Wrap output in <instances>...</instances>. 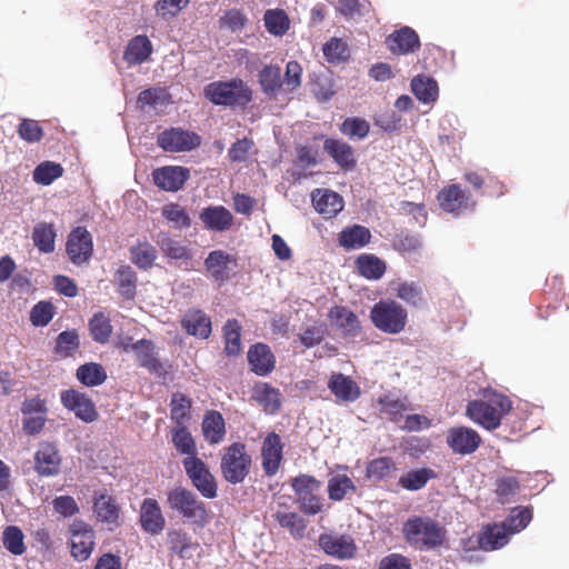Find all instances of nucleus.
Returning <instances> with one entry per match:
<instances>
[{"mask_svg":"<svg viewBox=\"0 0 569 569\" xmlns=\"http://www.w3.org/2000/svg\"><path fill=\"white\" fill-rule=\"evenodd\" d=\"M512 409L508 397L491 392L483 399L470 401L466 409L467 417L475 423L488 430H495L501 425L502 418Z\"/></svg>","mask_w":569,"mask_h":569,"instance_id":"obj_1","label":"nucleus"},{"mask_svg":"<svg viewBox=\"0 0 569 569\" xmlns=\"http://www.w3.org/2000/svg\"><path fill=\"white\" fill-rule=\"evenodd\" d=\"M406 541L416 549H433L446 540V528L429 516H413L402 525Z\"/></svg>","mask_w":569,"mask_h":569,"instance_id":"obj_2","label":"nucleus"},{"mask_svg":"<svg viewBox=\"0 0 569 569\" xmlns=\"http://www.w3.org/2000/svg\"><path fill=\"white\" fill-rule=\"evenodd\" d=\"M531 518L532 513L528 508L515 509L506 521L486 527L479 537L480 547L483 550H495L503 547L511 535L528 526Z\"/></svg>","mask_w":569,"mask_h":569,"instance_id":"obj_3","label":"nucleus"},{"mask_svg":"<svg viewBox=\"0 0 569 569\" xmlns=\"http://www.w3.org/2000/svg\"><path fill=\"white\" fill-rule=\"evenodd\" d=\"M204 97L219 106H246L251 101L252 92L242 80L232 79L207 84Z\"/></svg>","mask_w":569,"mask_h":569,"instance_id":"obj_4","label":"nucleus"},{"mask_svg":"<svg viewBox=\"0 0 569 569\" xmlns=\"http://www.w3.org/2000/svg\"><path fill=\"white\" fill-rule=\"evenodd\" d=\"M407 310L395 300H380L370 311L375 327L386 333L401 332L407 323Z\"/></svg>","mask_w":569,"mask_h":569,"instance_id":"obj_5","label":"nucleus"},{"mask_svg":"<svg viewBox=\"0 0 569 569\" xmlns=\"http://www.w3.org/2000/svg\"><path fill=\"white\" fill-rule=\"evenodd\" d=\"M251 458L242 443L236 442L226 448L221 457V472L230 483H240L249 473Z\"/></svg>","mask_w":569,"mask_h":569,"instance_id":"obj_6","label":"nucleus"},{"mask_svg":"<svg viewBox=\"0 0 569 569\" xmlns=\"http://www.w3.org/2000/svg\"><path fill=\"white\" fill-rule=\"evenodd\" d=\"M168 505L193 523H203L207 518L204 503L190 490L177 487L168 493Z\"/></svg>","mask_w":569,"mask_h":569,"instance_id":"obj_7","label":"nucleus"},{"mask_svg":"<svg viewBox=\"0 0 569 569\" xmlns=\"http://www.w3.org/2000/svg\"><path fill=\"white\" fill-rule=\"evenodd\" d=\"M117 346L124 352L133 351L138 363L151 373L159 377L164 375V367L159 361L151 341L140 339L133 342L132 338L120 335L117 339Z\"/></svg>","mask_w":569,"mask_h":569,"instance_id":"obj_8","label":"nucleus"},{"mask_svg":"<svg viewBox=\"0 0 569 569\" xmlns=\"http://www.w3.org/2000/svg\"><path fill=\"white\" fill-rule=\"evenodd\" d=\"M183 468L197 490L208 499L217 496V483L207 465L197 456L186 457Z\"/></svg>","mask_w":569,"mask_h":569,"instance_id":"obj_9","label":"nucleus"},{"mask_svg":"<svg viewBox=\"0 0 569 569\" xmlns=\"http://www.w3.org/2000/svg\"><path fill=\"white\" fill-rule=\"evenodd\" d=\"M157 142L167 152H186L200 144V137L181 128H171L159 133Z\"/></svg>","mask_w":569,"mask_h":569,"instance_id":"obj_10","label":"nucleus"},{"mask_svg":"<svg viewBox=\"0 0 569 569\" xmlns=\"http://www.w3.org/2000/svg\"><path fill=\"white\" fill-rule=\"evenodd\" d=\"M208 276L217 283H224L234 272L236 257L223 250L211 251L204 260Z\"/></svg>","mask_w":569,"mask_h":569,"instance_id":"obj_11","label":"nucleus"},{"mask_svg":"<svg viewBox=\"0 0 569 569\" xmlns=\"http://www.w3.org/2000/svg\"><path fill=\"white\" fill-rule=\"evenodd\" d=\"M70 533L71 555L79 561L87 560L94 545L92 529L83 521L74 520L70 525Z\"/></svg>","mask_w":569,"mask_h":569,"instance_id":"obj_12","label":"nucleus"},{"mask_svg":"<svg viewBox=\"0 0 569 569\" xmlns=\"http://www.w3.org/2000/svg\"><path fill=\"white\" fill-rule=\"evenodd\" d=\"M93 243L91 234L82 227L73 229L67 241V253L78 266L84 264L92 256Z\"/></svg>","mask_w":569,"mask_h":569,"instance_id":"obj_13","label":"nucleus"},{"mask_svg":"<svg viewBox=\"0 0 569 569\" xmlns=\"http://www.w3.org/2000/svg\"><path fill=\"white\" fill-rule=\"evenodd\" d=\"M480 442L479 433L469 427H452L447 432V445L455 453L470 455L478 449Z\"/></svg>","mask_w":569,"mask_h":569,"instance_id":"obj_14","label":"nucleus"},{"mask_svg":"<svg viewBox=\"0 0 569 569\" xmlns=\"http://www.w3.org/2000/svg\"><path fill=\"white\" fill-rule=\"evenodd\" d=\"M60 399L63 407L82 421L92 422L98 418L93 402L84 393L69 389L61 392Z\"/></svg>","mask_w":569,"mask_h":569,"instance_id":"obj_15","label":"nucleus"},{"mask_svg":"<svg viewBox=\"0 0 569 569\" xmlns=\"http://www.w3.org/2000/svg\"><path fill=\"white\" fill-rule=\"evenodd\" d=\"M440 207L450 213L461 214L475 207L471 197L459 184H451L438 194Z\"/></svg>","mask_w":569,"mask_h":569,"instance_id":"obj_16","label":"nucleus"},{"mask_svg":"<svg viewBox=\"0 0 569 569\" xmlns=\"http://www.w3.org/2000/svg\"><path fill=\"white\" fill-rule=\"evenodd\" d=\"M189 169L180 166H167L153 171L154 184L166 191H178L189 179Z\"/></svg>","mask_w":569,"mask_h":569,"instance_id":"obj_17","label":"nucleus"},{"mask_svg":"<svg viewBox=\"0 0 569 569\" xmlns=\"http://www.w3.org/2000/svg\"><path fill=\"white\" fill-rule=\"evenodd\" d=\"M319 545L327 555L338 559L351 558L356 552V545L350 536L323 533L319 538Z\"/></svg>","mask_w":569,"mask_h":569,"instance_id":"obj_18","label":"nucleus"},{"mask_svg":"<svg viewBox=\"0 0 569 569\" xmlns=\"http://www.w3.org/2000/svg\"><path fill=\"white\" fill-rule=\"evenodd\" d=\"M311 200L317 212L326 219L336 217L343 209L342 197L329 189H316L311 193Z\"/></svg>","mask_w":569,"mask_h":569,"instance_id":"obj_19","label":"nucleus"},{"mask_svg":"<svg viewBox=\"0 0 569 569\" xmlns=\"http://www.w3.org/2000/svg\"><path fill=\"white\" fill-rule=\"evenodd\" d=\"M61 459L57 448L49 442L40 443L34 455V468L41 476H54L60 470Z\"/></svg>","mask_w":569,"mask_h":569,"instance_id":"obj_20","label":"nucleus"},{"mask_svg":"<svg viewBox=\"0 0 569 569\" xmlns=\"http://www.w3.org/2000/svg\"><path fill=\"white\" fill-rule=\"evenodd\" d=\"M346 470L347 467L338 466L329 476L328 495L333 501H341L356 492V486Z\"/></svg>","mask_w":569,"mask_h":569,"instance_id":"obj_21","label":"nucleus"},{"mask_svg":"<svg viewBox=\"0 0 569 569\" xmlns=\"http://www.w3.org/2000/svg\"><path fill=\"white\" fill-rule=\"evenodd\" d=\"M93 512L99 521L110 527L118 525L120 509L107 490H100L94 493Z\"/></svg>","mask_w":569,"mask_h":569,"instance_id":"obj_22","label":"nucleus"},{"mask_svg":"<svg viewBox=\"0 0 569 569\" xmlns=\"http://www.w3.org/2000/svg\"><path fill=\"white\" fill-rule=\"evenodd\" d=\"M330 325L343 336H357L360 332L358 317L346 307H333L328 315Z\"/></svg>","mask_w":569,"mask_h":569,"instance_id":"obj_23","label":"nucleus"},{"mask_svg":"<svg viewBox=\"0 0 569 569\" xmlns=\"http://www.w3.org/2000/svg\"><path fill=\"white\" fill-rule=\"evenodd\" d=\"M262 467L267 475H274L282 458V443L277 433H269L261 449Z\"/></svg>","mask_w":569,"mask_h":569,"instance_id":"obj_24","label":"nucleus"},{"mask_svg":"<svg viewBox=\"0 0 569 569\" xmlns=\"http://www.w3.org/2000/svg\"><path fill=\"white\" fill-rule=\"evenodd\" d=\"M328 388L338 400L345 402L356 401L361 393L358 383L342 373H332L328 381Z\"/></svg>","mask_w":569,"mask_h":569,"instance_id":"obj_25","label":"nucleus"},{"mask_svg":"<svg viewBox=\"0 0 569 569\" xmlns=\"http://www.w3.org/2000/svg\"><path fill=\"white\" fill-rule=\"evenodd\" d=\"M387 46L392 53L407 54L418 49L420 41L413 29L403 27L387 38Z\"/></svg>","mask_w":569,"mask_h":569,"instance_id":"obj_26","label":"nucleus"},{"mask_svg":"<svg viewBox=\"0 0 569 569\" xmlns=\"http://www.w3.org/2000/svg\"><path fill=\"white\" fill-rule=\"evenodd\" d=\"M200 220L207 229L223 232L232 226L233 217L224 207L213 206L201 211Z\"/></svg>","mask_w":569,"mask_h":569,"instance_id":"obj_27","label":"nucleus"},{"mask_svg":"<svg viewBox=\"0 0 569 569\" xmlns=\"http://www.w3.org/2000/svg\"><path fill=\"white\" fill-rule=\"evenodd\" d=\"M248 361L258 376H266L274 368L276 359L264 343H256L248 351Z\"/></svg>","mask_w":569,"mask_h":569,"instance_id":"obj_28","label":"nucleus"},{"mask_svg":"<svg viewBox=\"0 0 569 569\" xmlns=\"http://www.w3.org/2000/svg\"><path fill=\"white\" fill-rule=\"evenodd\" d=\"M140 521L142 528L150 533H159L164 527V518L154 499H146L141 505Z\"/></svg>","mask_w":569,"mask_h":569,"instance_id":"obj_29","label":"nucleus"},{"mask_svg":"<svg viewBox=\"0 0 569 569\" xmlns=\"http://www.w3.org/2000/svg\"><path fill=\"white\" fill-rule=\"evenodd\" d=\"M204 439L211 445L220 443L226 436V423L219 411L210 410L203 416L201 425Z\"/></svg>","mask_w":569,"mask_h":569,"instance_id":"obj_30","label":"nucleus"},{"mask_svg":"<svg viewBox=\"0 0 569 569\" xmlns=\"http://www.w3.org/2000/svg\"><path fill=\"white\" fill-rule=\"evenodd\" d=\"M259 82L264 94L271 99L283 96L281 69L278 66H266L259 73Z\"/></svg>","mask_w":569,"mask_h":569,"instance_id":"obj_31","label":"nucleus"},{"mask_svg":"<svg viewBox=\"0 0 569 569\" xmlns=\"http://www.w3.org/2000/svg\"><path fill=\"white\" fill-rule=\"evenodd\" d=\"M371 233L368 228L353 224L351 227L345 228L339 233V244L347 250H357L370 242Z\"/></svg>","mask_w":569,"mask_h":569,"instance_id":"obj_32","label":"nucleus"},{"mask_svg":"<svg viewBox=\"0 0 569 569\" xmlns=\"http://www.w3.org/2000/svg\"><path fill=\"white\" fill-rule=\"evenodd\" d=\"M358 272L368 280L380 279L387 269L386 262L372 253H362L356 260Z\"/></svg>","mask_w":569,"mask_h":569,"instance_id":"obj_33","label":"nucleus"},{"mask_svg":"<svg viewBox=\"0 0 569 569\" xmlns=\"http://www.w3.org/2000/svg\"><path fill=\"white\" fill-rule=\"evenodd\" d=\"M323 148L340 167L350 168L355 166L353 149L347 142L327 139Z\"/></svg>","mask_w":569,"mask_h":569,"instance_id":"obj_34","label":"nucleus"},{"mask_svg":"<svg viewBox=\"0 0 569 569\" xmlns=\"http://www.w3.org/2000/svg\"><path fill=\"white\" fill-rule=\"evenodd\" d=\"M182 325L188 333L201 339L208 338L211 332L210 319L199 310L188 312Z\"/></svg>","mask_w":569,"mask_h":569,"instance_id":"obj_35","label":"nucleus"},{"mask_svg":"<svg viewBox=\"0 0 569 569\" xmlns=\"http://www.w3.org/2000/svg\"><path fill=\"white\" fill-rule=\"evenodd\" d=\"M152 52V44L146 36H137L128 43L124 60L132 63L144 62Z\"/></svg>","mask_w":569,"mask_h":569,"instance_id":"obj_36","label":"nucleus"},{"mask_svg":"<svg viewBox=\"0 0 569 569\" xmlns=\"http://www.w3.org/2000/svg\"><path fill=\"white\" fill-rule=\"evenodd\" d=\"M411 91L423 103L435 102L438 98L437 82L426 76L419 74L411 80Z\"/></svg>","mask_w":569,"mask_h":569,"instance_id":"obj_37","label":"nucleus"},{"mask_svg":"<svg viewBox=\"0 0 569 569\" xmlns=\"http://www.w3.org/2000/svg\"><path fill=\"white\" fill-rule=\"evenodd\" d=\"M168 539L170 549L181 558H191L199 548V545L193 542L190 536L180 530L170 531Z\"/></svg>","mask_w":569,"mask_h":569,"instance_id":"obj_38","label":"nucleus"},{"mask_svg":"<svg viewBox=\"0 0 569 569\" xmlns=\"http://www.w3.org/2000/svg\"><path fill=\"white\" fill-rule=\"evenodd\" d=\"M264 27L274 37H282L290 28V20L281 9H269L263 16Z\"/></svg>","mask_w":569,"mask_h":569,"instance_id":"obj_39","label":"nucleus"},{"mask_svg":"<svg viewBox=\"0 0 569 569\" xmlns=\"http://www.w3.org/2000/svg\"><path fill=\"white\" fill-rule=\"evenodd\" d=\"M391 290L408 305L417 306L422 299V290L413 281H395L391 283Z\"/></svg>","mask_w":569,"mask_h":569,"instance_id":"obj_40","label":"nucleus"},{"mask_svg":"<svg viewBox=\"0 0 569 569\" xmlns=\"http://www.w3.org/2000/svg\"><path fill=\"white\" fill-rule=\"evenodd\" d=\"M63 173V168L53 161H43L38 164L32 173L33 181L41 186H49Z\"/></svg>","mask_w":569,"mask_h":569,"instance_id":"obj_41","label":"nucleus"},{"mask_svg":"<svg viewBox=\"0 0 569 569\" xmlns=\"http://www.w3.org/2000/svg\"><path fill=\"white\" fill-rule=\"evenodd\" d=\"M435 477V472L428 468L411 470L399 479V485L407 490L415 491L423 488Z\"/></svg>","mask_w":569,"mask_h":569,"instance_id":"obj_42","label":"nucleus"},{"mask_svg":"<svg viewBox=\"0 0 569 569\" xmlns=\"http://www.w3.org/2000/svg\"><path fill=\"white\" fill-rule=\"evenodd\" d=\"M2 542L12 555L20 556L26 551L24 535L17 526H9L3 530Z\"/></svg>","mask_w":569,"mask_h":569,"instance_id":"obj_43","label":"nucleus"},{"mask_svg":"<svg viewBox=\"0 0 569 569\" xmlns=\"http://www.w3.org/2000/svg\"><path fill=\"white\" fill-rule=\"evenodd\" d=\"M156 259L157 250L148 242H139L131 249V260L141 269L152 267Z\"/></svg>","mask_w":569,"mask_h":569,"instance_id":"obj_44","label":"nucleus"},{"mask_svg":"<svg viewBox=\"0 0 569 569\" xmlns=\"http://www.w3.org/2000/svg\"><path fill=\"white\" fill-rule=\"evenodd\" d=\"M106 371L98 363H86L77 370V378L86 386H98L106 380Z\"/></svg>","mask_w":569,"mask_h":569,"instance_id":"obj_45","label":"nucleus"},{"mask_svg":"<svg viewBox=\"0 0 569 569\" xmlns=\"http://www.w3.org/2000/svg\"><path fill=\"white\" fill-rule=\"evenodd\" d=\"M32 238L40 251L49 253L54 250L56 233L51 224H38L33 230Z\"/></svg>","mask_w":569,"mask_h":569,"instance_id":"obj_46","label":"nucleus"},{"mask_svg":"<svg viewBox=\"0 0 569 569\" xmlns=\"http://www.w3.org/2000/svg\"><path fill=\"white\" fill-rule=\"evenodd\" d=\"M254 398L268 412H274L280 407V393L268 385L258 386L254 389Z\"/></svg>","mask_w":569,"mask_h":569,"instance_id":"obj_47","label":"nucleus"},{"mask_svg":"<svg viewBox=\"0 0 569 569\" xmlns=\"http://www.w3.org/2000/svg\"><path fill=\"white\" fill-rule=\"evenodd\" d=\"M302 82V67L297 61H289L286 66L284 78L282 79L283 96L295 92Z\"/></svg>","mask_w":569,"mask_h":569,"instance_id":"obj_48","label":"nucleus"},{"mask_svg":"<svg viewBox=\"0 0 569 569\" xmlns=\"http://www.w3.org/2000/svg\"><path fill=\"white\" fill-rule=\"evenodd\" d=\"M224 350L229 356H238L241 348L240 326L236 320H229L224 328Z\"/></svg>","mask_w":569,"mask_h":569,"instance_id":"obj_49","label":"nucleus"},{"mask_svg":"<svg viewBox=\"0 0 569 569\" xmlns=\"http://www.w3.org/2000/svg\"><path fill=\"white\" fill-rule=\"evenodd\" d=\"M90 331L97 342L106 343L112 332L110 319L102 312L96 313L90 320Z\"/></svg>","mask_w":569,"mask_h":569,"instance_id":"obj_50","label":"nucleus"},{"mask_svg":"<svg viewBox=\"0 0 569 569\" xmlns=\"http://www.w3.org/2000/svg\"><path fill=\"white\" fill-rule=\"evenodd\" d=\"M120 295L126 299H131L136 292V276L129 266H121L116 276Z\"/></svg>","mask_w":569,"mask_h":569,"instance_id":"obj_51","label":"nucleus"},{"mask_svg":"<svg viewBox=\"0 0 569 569\" xmlns=\"http://www.w3.org/2000/svg\"><path fill=\"white\" fill-rule=\"evenodd\" d=\"M325 58L330 63H338L348 57V46L340 38H331L322 47Z\"/></svg>","mask_w":569,"mask_h":569,"instance_id":"obj_52","label":"nucleus"},{"mask_svg":"<svg viewBox=\"0 0 569 569\" xmlns=\"http://www.w3.org/2000/svg\"><path fill=\"white\" fill-rule=\"evenodd\" d=\"M172 441L176 449L188 457L196 456V443L187 428L180 426L173 430Z\"/></svg>","mask_w":569,"mask_h":569,"instance_id":"obj_53","label":"nucleus"},{"mask_svg":"<svg viewBox=\"0 0 569 569\" xmlns=\"http://www.w3.org/2000/svg\"><path fill=\"white\" fill-rule=\"evenodd\" d=\"M396 470V465L390 458H378L367 467V476L375 480H382L390 477Z\"/></svg>","mask_w":569,"mask_h":569,"instance_id":"obj_54","label":"nucleus"},{"mask_svg":"<svg viewBox=\"0 0 569 569\" xmlns=\"http://www.w3.org/2000/svg\"><path fill=\"white\" fill-rule=\"evenodd\" d=\"M161 212L163 218H166L173 228L181 229L190 226V218L188 213L177 203L163 206Z\"/></svg>","mask_w":569,"mask_h":569,"instance_id":"obj_55","label":"nucleus"},{"mask_svg":"<svg viewBox=\"0 0 569 569\" xmlns=\"http://www.w3.org/2000/svg\"><path fill=\"white\" fill-rule=\"evenodd\" d=\"M157 243L163 254L170 259L180 260L187 258V249L180 242L171 239L167 233H160Z\"/></svg>","mask_w":569,"mask_h":569,"instance_id":"obj_56","label":"nucleus"},{"mask_svg":"<svg viewBox=\"0 0 569 569\" xmlns=\"http://www.w3.org/2000/svg\"><path fill=\"white\" fill-rule=\"evenodd\" d=\"M370 126L360 118H347L341 124V132L351 139H363L369 133Z\"/></svg>","mask_w":569,"mask_h":569,"instance_id":"obj_57","label":"nucleus"},{"mask_svg":"<svg viewBox=\"0 0 569 569\" xmlns=\"http://www.w3.org/2000/svg\"><path fill=\"white\" fill-rule=\"evenodd\" d=\"M321 483L311 476L302 475L293 479L292 488L298 496V500L306 498L312 492L320 490Z\"/></svg>","mask_w":569,"mask_h":569,"instance_id":"obj_58","label":"nucleus"},{"mask_svg":"<svg viewBox=\"0 0 569 569\" xmlns=\"http://www.w3.org/2000/svg\"><path fill=\"white\" fill-rule=\"evenodd\" d=\"M79 347V338L76 331H63L57 338L56 351L61 357L72 355Z\"/></svg>","mask_w":569,"mask_h":569,"instance_id":"obj_59","label":"nucleus"},{"mask_svg":"<svg viewBox=\"0 0 569 569\" xmlns=\"http://www.w3.org/2000/svg\"><path fill=\"white\" fill-rule=\"evenodd\" d=\"M379 405L380 411L388 415L393 421H398V418L407 410L405 402L391 395L381 397Z\"/></svg>","mask_w":569,"mask_h":569,"instance_id":"obj_60","label":"nucleus"},{"mask_svg":"<svg viewBox=\"0 0 569 569\" xmlns=\"http://www.w3.org/2000/svg\"><path fill=\"white\" fill-rule=\"evenodd\" d=\"M375 124L386 132H395L402 128L403 121L397 112L386 111L375 117Z\"/></svg>","mask_w":569,"mask_h":569,"instance_id":"obj_61","label":"nucleus"},{"mask_svg":"<svg viewBox=\"0 0 569 569\" xmlns=\"http://www.w3.org/2000/svg\"><path fill=\"white\" fill-rule=\"evenodd\" d=\"M53 317V306L50 302L40 301L37 303L30 313L32 325L37 327L46 326Z\"/></svg>","mask_w":569,"mask_h":569,"instance_id":"obj_62","label":"nucleus"},{"mask_svg":"<svg viewBox=\"0 0 569 569\" xmlns=\"http://www.w3.org/2000/svg\"><path fill=\"white\" fill-rule=\"evenodd\" d=\"M276 520L280 526L290 529L291 533L296 537L301 536L305 530L302 519L293 512H277Z\"/></svg>","mask_w":569,"mask_h":569,"instance_id":"obj_63","label":"nucleus"},{"mask_svg":"<svg viewBox=\"0 0 569 569\" xmlns=\"http://www.w3.org/2000/svg\"><path fill=\"white\" fill-rule=\"evenodd\" d=\"M188 2V0H158L154 9L158 16L169 19L177 16Z\"/></svg>","mask_w":569,"mask_h":569,"instance_id":"obj_64","label":"nucleus"}]
</instances>
